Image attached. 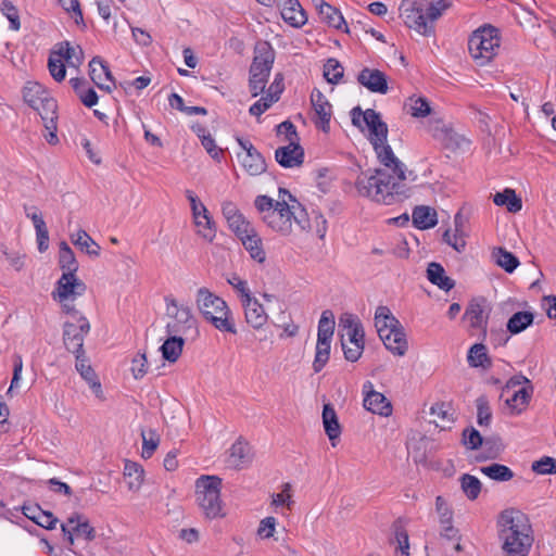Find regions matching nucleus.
<instances>
[{
  "mask_svg": "<svg viewBox=\"0 0 556 556\" xmlns=\"http://www.w3.org/2000/svg\"><path fill=\"white\" fill-rule=\"evenodd\" d=\"M352 123L367 136L384 168L362 173L355 182L359 195L382 204H392L407 197L406 168L394 155L387 142L388 127L378 113L368 109L365 112L353 109Z\"/></svg>",
  "mask_w": 556,
  "mask_h": 556,
  "instance_id": "nucleus-1",
  "label": "nucleus"
},
{
  "mask_svg": "<svg viewBox=\"0 0 556 556\" xmlns=\"http://www.w3.org/2000/svg\"><path fill=\"white\" fill-rule=\"evenodd\" d=\"M254 206L263 224L273 232L289 237L299 228H307L305 223L306 211L285 189H279L278 199L268 195H257Z\"/></svg>",
  "mask_w": 556,
  "mask_h": 556,
  "instance_id": "nucleus-2",
  "label": "nucleus"
},
{
  "mask_svg": "<svg viewBox=\"0 0 556 556\" xmlns=\"http://www.w3.org/2000/svg\"><path fill=\"white\" fill-rule=\"evenodd\" d=\"M502 548L507 556H527L533 535L528 517L518 509L503 510L497 520Z\"/></svg>",
  "mask_w": 556,
  "mask_h": 556,
  "instance_id": "nucleus-3",
  "label": "nucleus"
},
{
  "mask_svg": "<svg viewBox=\"0 0 556 556\" xmlns=\"http://www.w3.org/2000/svg\"><path fill=\"white\" fill-rule=\"evenodd\" d=\"M453 0H402L399 15L404 25L420 36L435 33L434 22L451 8Z\"/></svg>",
  "mask_w": 556,
  "mask_h": 556,
  "instance_id": "nucleus-4",
  "label": "nucleus"
},
{
  "mask_svg": "<svg viewBox=\"0 0 556 556\" xmlns=\"http://www.w3.org/2000/svg\"><path fill=\"white\" fill-rule=\"evenodd\" d=\"M195 307L203 320L220 332L236 333L232 312L227 302L206 287L195 292Z\"/></svg>",
  "mask_w": 556,
  "mask_h": 556,
  "instance_id": "nucleus-5",
  "label": "nucleus"
},
{
  "mask_svg": "<svg viewBox=\"0 0 556 556\" xmlns=\"http://www.w3.org/2000/svg\"><path fill=\"white\" fill-rule=\"evenodd\" d=\"M24 101L40 115L46 130V140L50 144L58 143L56 119L58 103L50 92L37 81H28L23 88Z\"/></svg>",
  "mask_w": 556,
  "mask_h": 556,
  "instance_id": "nucleus-6",
  "label": "nucleus"
},
{
  "mask_svg": "<svg viewBox=\"0 0 556 556\" xmlns=\"http://www.w3.org/2000/svg\"><path fill=\"white\" fill-rule=\"evenodd\" d=\"M374 321L377 333L386 349L394 356H405L408 351L406 332L390 308L382 305L378 306Z\"/></svg>",
  "mask_w": 556,
  "mask_h": 556,
  "instance_id": "nucleus-7",
  "label": "nucleus"
},
{
  "mask_svg": "<svg viewBox=\"0 0 556 556\" xmlns=\"http://www.w3.org/2000/svg\"><path fill=\"white\" fill-rule=\"evenodd\" d=\"M500 48V31L491 25L477 28L468 38L469 54L479 66L489 64L497 55Z\"/></svg>",
  "mask_w": 556,
  "mask_h": 556,
  "instance_id": "nucleus-8",
  "label": "nucleus"
},
{
  "mask_svg": "<svg viewBox=\"0 0 556 556\" xmlns=\"http://www.w3.org/2000/svg\"><path fill=\"white\" fill-rule=\"evenodd\" d=\"M222 479L217 476H201L195 481V498L202 513L208 519L225 516L220 500Z\"/></svg>",
  "mask_w": 556,
  "mask_h": 556,
  "instance_id": "nucleus-9",
  "label": "nucleus"
},
{
  "mask_svg": "<svg viewBox=\"0 0 556 556\" xmlns=\"http://www.w3.org/2000/svg\"><path fill=\"white\" fill-rule=\"evenodd\" d=\"M277 136L288 144L276 150V161L283 167H294L302 164L304 152L298 143L299 138L294 125L288 121L282 122L277 126Z\"/></svg>",
  "mask_w": 556,
  "mask_h": 556,
  "instance_id": "nucleus-10",
  "label": "nucleus"
},
{
  "mask_svg": "<svg viewBox=\"0 0 556 556\" xmlns=\"http://www.w3.org/2000/svg\"><path fill=\"white\" fill-rule=\"evenodd\" d=\"M334 326L333 313L328 309L324 311L318 321L317 342L313 362L315 372H319L329 361Z\"/></svg>",
  "mask_w": 556,
  "mask_h": 556,
  "instance_id": "nucleus-11",
  "label": "nucleus"
},
{
  "mask_svg": "<svg viewBox=\"0 0 556 556\" xmlns=\"http://www.w3.org/2000/svg\"><path fill=\"white\" fill-rule=\"evenodd\" d=\"M166 313L169 317L166 330L167 333L176 336H185L189 332H197V319L194 318L190 307L179 304L177 300L166 299Z\"/></svg>",
  "mask_w": 556,
  "mask_h": 556,
  "instance_id": "nucleus-12",
  "label": "nucleus"
},
{
  "mask_svg": "<svg viewBox=\"0 0 556 556\" xmlns=\"http://www.w3.org/2000/svg\"><path fill=\"white\" fill-rule=\"evenodd\" d=\"M274 60L275 53L267 45L257 48L250 70V89L254 97L264 91Z\"/></svg>",
  "mask_w": 556,
  "mask_h": 556,
  "instance_id": "nucleus-13",
  "label": "nucleus"
},
{
  "mask_svg": "<svg viewBox=\"0 0 556 556\" xmlns=\"http://www.w3.org/2000/svg\"><path fill=\"white\" fill-rule=\"evenodd\" d=\"M425 130L437 141L441 142L446 149L458 150L467 148L469 141L450 128L441 118L437 111L422 123Z\"/></svg>",
  "mask_w": 556,
  "mask_h": 556,
  "instance_id": "nucleus-14",
  "label": "nucleus"
},
{
  "mask_svg": "<svg viewBox=\"0 0 556 556\" xmlns=\"http://www.w3.org/2000/svg\"><path fill=\"white\" fill-rule=\"evenodd\" d=\"M425 130L437 141L441 142L446 149L458 150L467 148L469 141L450 128L441 118L437 111L422 123Z\"/></svg>",
  "mask_w": 556,
  "mask_h": 556,
  "instance_id": "nucleus-15",
  "label": "nucleus"
},
{
  "mask_svg": "<svg viewBox=\"0 0 556 556\" xmlns=\"http://www.w3.org/2000/svg\"><path fill=\"white\" fill-rule=\"evenodd\" d=\"M89 331L90 324L85 316H78L77 323L65 321L63 325V343L65 349L74 355L84 353V341Z\"/></svg>",
  "mask_w": 556,
  "mask_h": 556,
  "instance_id": "nucleus-16",
  "label": "nucleus"
},
{
  "mask_svg": "<svg viewBox=\"0 0 556 556\" xmlns=\"http://www.w3.org/2000/svg\"><path fill=\"white\" fill-rule=\"evenodd\" d=\"M86 289L85 282L78 279L76 274L63 273L56 282L52 296L59 302L75 300L76 296L83 295Z\"/></svg>",
  "mask_w": 556,
  "mask_h": 556,
  "instance_id": "nucleus-17",
  "label": "nucleus"
},
{
  "mask_svg": "<svg viewBox=\"0 0 556 556\" xmlns=\"http://www.w3.org/2000/svg\"><path fill=\"white\" fill-rule=\"evenodd\" d=\"M238 143L243 150L238 157L245 172L251 176L263 174L266 170V162L262 154L248 140L238 139Z\"/></svg>",
  "mask_w": 556,
  "mask_h": 556,
  "instance_id": "nucleus-18",
  "label": "nucleus"
},
{
  "mask_svg": "<svg viewBox=\"0 0 556 556\" xmlns=\"http://www.w3.org/2000/svg\"><path fill=\"white\" fill-rule=\"evenodd\" d=\"M222 213L227 222L229 229L236 235L237 238L251 232L255 227L245 218L238 206L231 201H225L222 204Z\"/></svg>",
  "mask_w": 556,
  "mask_h": 556,
  "instance_id": "nucleus-19",
  "label": "nucleus"
},
{
  "mask_svg": "<svg viewBox=\"0 0 556 556\" xmlns=\"http://www.w3.org/2000/svg\"><path fill=\"white\" fill-rule=\"evenodd\" d=\"M61 529L70 545L74 544V535L84 536L87 541H92L96 538L94 528L79 514L68 517L66 522L62 523Z\"/></svg>",
  "mask_w": 556,
  "mask_h": 556,
  "instance_id": "nucleus-20",
  "label": "nucleus"
},
{
  "mask_svg": "<svg viewBox=\"0 0 556 556\" xmlns=\"http://www.w3.org/2000/svg\"><path fill=\"white\" fill-rule=\"evenodd\" d=\"M253 459L250 444L242 438H238L226 451L225 463L228 468L242 469L249 466Z\"/></svg>",
  "mask_w": 556,
  "mask_h": 556,
  "instance_id": "nucleus-21",
  "label": "nucleus"
},
{
  "mask_svg": "<svg viewBox=\"0 0 556 556\" xmlns=\"http://www.w3.org/2000/svg\"><path fill=\"white\" fill-rule=\"evenodd\" d=\"M311 103L314 112L313 121L317 128L324 132H329L330 121L332 117V105L327 98L317 89L311 94Z\"/></svg>",
  "mask_w": 556,
  "mask_h": 556,
  "instance_id": "nucleus-22",
  "label": "nucleus"
},
{
  "mask_svg": "<svg viewBox=\"0 0 556 556\" xmlns=\"http://www.w3.org/2000/svg\"><path fill=\"white\" fill-rule=\"evenodd\" d=\"M245 323L255 330L263 329L268 321V314L260 301L252 295L240 302Z\"/></svg>",
  "mask_w": 556,
  "mask_h": 556,
  "instance_id": "nucleus-23",
  "label": "nucleus"
},
{
  "mask_svg": "<svg viewBox=\"0 0 556 556\" xmlns=\"http://www.w3.org/2000/svg\"><path fill=\"white\" fill-rule=\"evenodd\" d=\"M89 76L92 83L101 90L110 92L114 86L112 73L100 56H94L89 62Z\"/></svg>",
  "mask_w": 556,
  "mask_h": 556,
  "instance_id": "nucleus-24",
  "label": "nucleus"
},
{
  "mask_svg": "<svg viewBox=\"0 0 556 556\" xmlns=\"http://www.w3.org/2000/svg\"><path fill=\"white\" fill-rule=\"evenodd\" d=\"M364 407L374 413L381 416H389L392 413V407L387 397L372 389L371 382H366L364 384Z\"/></svg>",
  "mask_w": 556,
  "mask_h": 556,
  "instance_id": "nucleus-25",
  "label": "nucleus"
},
{
  "mask_svg": "<svg viewBox=\"0 0 556 556\" xmlns=\"http://www.w3.org/2000/svg\"><path fill=\"white\" fill-rule=\"evenodd\" d=\"M313 4L318 11L319 17L324 23L336 29L349 33L346 22L338 9L331 7L324 0H313Z\"/></svg>",
  "mask_w": 556,
  "mask_h": 556,
  "instance_id": "nucleus-26",
  "label": "nucleus"
},
{
  "mask_svg": "<svg viewBox=\"0 0 556 556\" xmlns=\"http://www.w3.org/2000/svg\"><path fill=\"white\" fill-rule=\"evenodd\" d=\"M283 91L282 78L277 75L268 88L266 96L262 97L250 108V114L254 116H261L267 111L275 102L279 100L281 92Z\"/></svg>",
  "mask_w": 556,
  "mask_h": 556,
  "instance_id": "nucleus-27",
  "label": "nucleus"
},
{
  "mask_svg": "<svg viewBox=\"0 0 556 556\" xmlns=\"http://www.w3.org/2000/svg\"><path fill=\"white\" fill-rule=\"evenodd\" d=\"M404 108L413 118L419 119L421 123L426 122L430 116L437 112L431 102L422 96H410L404 104Z\"/></svg>",
  "mask_w": 556,
  "mask_h": 556,
  "instance_id": "nucleus-28",
  "label": "nucleus"
},
{
  "mask_svg": "<svg viewBox=\"0 0 556 556\" xmlns=\"http://www.w3.org/2000/svg\"><path fill=\"white\" fill-rule=\"evenodd\" d=\"M358 81L371 92L386 94L389 89L387 76L379 70L364 68L358 75Z\"/></svg>",
  "mask_w": 556,
  "mask_h": 556,
  "instance_id": "nucleus-29",
  "label": "nucleus"
},
{
  "mask_svg": "<svg viewBox=\"0 0 556 556\" xmlns=\"http://www.w3.org/2000/svg\"><path fill=\"white\" fill-rule=\"evenodd\" d=\"M533 391V386H528L506 393L508 396L505 400V404L511 415H520L528 408Z\"/></svg>",
  "mask_w": 556,
  "mask_h": 556,
  "instance_id": "nucleus-30",
  "label": "nucleus"
},
{
  "mask_svg": "<svg viewBox=\"0 0 556 556\" xmlns=\"http://www.w3.org/2000/svg\"><path fill=\"white\" fill-rule=\"evenodd\" d=\"M341 342H364V330L359 319L353 315L340 318Z\"/></svg>",
  "mask_w": 556,
  "mask_h": 556,
  "instance_id": "nucleus-31",
  "label": "nucleus"
},
{
  "mask_svg": "<svg viewBox=\"0 0 556 556\" xmlns=\"http://www.w3.org/2000/svg\"><path fill=\"white\" fill-rule=\"evenodd\" d=\"M238 239L248 251L251 258L260 264H263L266 261V252L264 250L263 240L256 228L251 230V232H247L245 235L239 237Z\"/></svg>",
  "mask_w": 556,
  "mask_h": 556,
  "instance_id": "nucleus-32",
  "label": "nucleus"
},
{
  "mask_svg": "<svg viewBox=\"0 0 556 556\" xmlns=\"http://www.w3.org/2000/svg\"><path fill=\"white\" fill-rule=\"evenodd\" d=\"M281 17L292 27H302L307 22V16L298 0H285L281 5Z\"/></svg>",
  "mask_w": 556,
  "mask_h": 556,
  "instance_id": "nucleus-33",
  "label": "nucleus"
},
{
  "mask_svg": "<svg viewBox=\"0 0 556 556\" xmlns=\"http://www.w3.org/2000/svg\"><path fill=\"white\" fill-rule=\"evenodd\" d=\"M454 231L446 230L443 235V240L451 245L455 251L463 252L466 248V232L464 229L465 218L458 213L454 218Z\"/></svg>",
  "mask_w": 556,
  "mask_h": 556,
  "instance_id": "nucleus-34",
  "label": "nucleus"
},
{
  "mask_svg": "<svg viewBox=\"0 0 556 556\" xmlns=\"http://www.w3.org/2000/svg\"><path fill=\"white\" fill-rule=\"evenodd\" d=\"M75 368L80 374V376L89 383L90 388L94 391L97 396L101 393V383L91 367L88 357L86 356V352L79 353L75 355Z\"/></svg>",
  "mask_w": 556,
  "mask_h": 556,
  "instance_id": "nucleus-35",
  "label": "nucleus"
},
{
  "mask_svg": "<svg viewBox=\"0 0 556 556\" xmlns=\"http://www.w3.org/2000/svg\"><path fill=\"white\" fill-rule=\"evenodd\" d=\"M68 83L85 106L92 108L98 103L97 92L93 88L89 87L88 81L84 77H73Z\"/></svg>",
  "mask_w": 556,
  "mask_h": 556,
  "instance_id": "nucleus-36",
  "label": "nucleus"
},
{
  "mask_svg": "<svg viewBox=\"0 0 556 556\" xmlns=\"http://www.w3.org/2000/svg\"><path fill=\"white\" fill-rule=\"evenodd\" d=\"M185 339L181 336L168 333L167 339L160 348L162 357L169 364H175L181 356Z\"/></svg>",
  "mask_w": 556,
  "mask_h": 556,
  "instance_id": "nucleus-37",
  "label": "nucleus"
},
{
  "mask_svg": "<svg viewBox=\"0 0 556 556\" xmlns=\"http://www.w3.org/2000/svg\"><path fill=\"white\" fill-rule=\"evenodd\" d=\"M323 426L332 446L341 435V426L334 408L330 404H325L323 408Z\"/></svg>",
  "mask_w": 556,
  "mask_h": 556,
  "instance_id": "nucleus-38",
  "label": "nucleus"
},
{
  "mask_svg": "<svg viewBox=\"0 0 556 556\" xmlns=\"http://www.w3.org/2000/svg\"><path fill=\"white\" fill-rule=\"evenodd\" d=\"M55 52L62 54V59L70 67L78 68L84 62V51L79 46H71L68 41L56 45Z\"/></svg>",
  "mask_w": 556,
  "mask_h": 556,
  "instance_id": "nucleus-39",
  "label": "nucleus"
},
{
  "mask_svg": "<svg viewBox=\"0 0 556 556\" xmlns=\"http://www.w3.org/2000/svg\"><path fill=\"white\" fill-rule=\"evenodd\" d=\"M279 521L274 516L262 518L257 525L255 534L261 541H278Z\"/></svg>",
  "mask_w": 556,
  "mask_h": 556,
  "instance_id": "nucleus-40",
  "label": "nucleus"
},
{
  "mask_svg": "<svg viewBox=\"0 0 556 556\" xmlns=\"http://www.w3.org/2000/svg\"><path fill=\"white\" fill-rule=\"evenodd\" d=\"M413 223L419 229H429L437 225V212L429 206H417L413 211Z\"/></svg>",
  "mask_w": 556,
  "mask_h": 556,
  "instance_id": "nucleus-41",
  "label": "nucleus"
},
{
  "mask_svg": "<svg viewBox=\"0 0 556 556\" xmlns=\"http://www.w3.org/2000/svg\"><path fill=\"white\" fill-rule=\"evenodd\" d=\"M192 220L195 227V233L203 240L212 242L216 237V225L210 212Z\"/></svg>",
  "mask_w": 556,
  "mask_h": 556,
  "instance_id": "nucleus-42",
  "label": "nucleus"
},
{
  "mask_svg": "<svg viewBox=\"0 0 556 556\" xmlns=\"http://www.w3.org/2000/svg\"><path fill=\"white\" fill-rule=\"evenodd\" d=\"M427 277L430 282L440 289L448 291L454 287V281L445 275L444 268L438 263H430L427 269Z\"/></svg>",
  "mask_w": 556,
  "mask_h": 556,
  "instance_id": "nucleus-43",
  "label": "nucleus"
},
{
  "mask_svg": "<svg viewBox=\"0 0 556 556\" xmlns=\"http://www.w3.org/2000/svg\"><path fill=\"white\" fill-rule=\"evenodd\" d=\"M71 240L73 244L88 255L99 256L101 250L100 245L85 230H78L76 233H73Z\"/></svg>",
  "mask_w": 556,
  "mask_h": 556,
  "instance_id": "nucleus-44",
  "label": "nucleus"
},
{
  "mask_svg": "<svg viewBox=\"0 0 556 556\" xmlns=\"http://www.w3.org/2000/svg\"><path fill=\"white\" fill-rule=\"evenodd\" d=\"M493 202L498 206H505L510 213H517L522 207L521 199L517 197L515 190L509 188L503 192H497L493 198Z\"/></svg>",
  "mask_w": 556,
  "mask_h": 556,
  "instance_id": "nucleus-45",
  "label": "nucleus"
},
{
  "mask_svg": "<svg viewBox=\"0 0 556 556\" xmlns=\"http://www.w3.org/2000/svg\"><path fill=\"white\" fill-rule=\"evenodd\" d=\"M142 446H141V458H151L161 443V434L157 430L150 429L147 432L141 433Z\"/></svg>",
  "mask_w": 556,
  "mask_h": 556,
  "instance_id": "nucleus-46",
  "label": "nucleus"
},
{
  "mask_svg": "<svg viewBox=\"0 0 556 556\" xmlns=\"http://www.w3.org/2000/svg\"><path fill=\"white\" fill-rule=\"evenodd\" d=\"M59 265L63 273L76 274L78 269L75 254L65 241L60 243Z\"/></svg>",
  "mask_w": 556,
  "mask_h": 556,
  "instance_id": "nucleus-47",
  "label": "nucleus"
},
{
  "mask_svg": "<svg viewBox=\"0 0 556 556\" xmlns=\"http://www.w3.org/2000/svg\"><path fill=\"white\" fill-rule=\"evenodd\" d=\"M534 316L531 312H517L507 321V330L517 334L532 325Z\"/></svg>",
  "mask_w": 556,
  "mask_h": 556,
  "instance_id": "nucleus-48",
  "label": "nucleus"
},
{
  "mask_svg": "<svg viewBox=\"0 0 556 556\" xmlns=\"http://www.w3.org/2000/svg\"><path fill=\"white\" fill-rule=\"evenodd\" d=\"M467 359L471 367L490 368L492 365V362L486 352V348L480 343H477L470 348Z\"/></svg>",
  "mask_w": 556,
  "mask_h": 556,
  "instance_id": "nucleus-49",
  "label": "nucleus"
},
{
  "mask_svg": "<svg viewBox=\"0 0 556 556\" xmlns=\"http://www.w3.org/2000/svg\"><path fill=\"white\" fill-rule=\"evenodd\" d=\"M495 263L507 273H513L518 266V258L503 248H495L492 252Z\"/></svg>",
  "mask_w": 556,
  "mask_h": 556,
  "instance_id": "nucleus-50",
  "label": "nucleus"
},
{
  "mask_svg": "<svg viewBox=\"0 0 556 556\" xmlns=\"http://www.w3.org/2000/svg\"><path fill=\"white\" fill-rule=\"evenodd\" d=\"M459 482L463 493L469 501H475L479 497L482 484L477 477L469 473H464L459 478Z\"/></svg>",
  "mask_w": 556,
  "mask_h": 556,
  "instance_id": "nucleus-51",
  "label": "nucleus"
},
{
  "mask_svg": "<svg viewBox=\"0 0 556 556\" xmlns=\"http://www.w3.org/2000/svg\"><path fill=\"white\" fill-rule=\"evenodd\" d=\"M48 70L55 81L61 83L65 79L66 65L62 59V54L55 52L54 50L50 52L48 59Z\"/></svg>",
  "mask_w": 556,
  "mask_h": 556,
  "instance_id": "nucleus-52",
  "label": "nucleus"
},
{
  "mask_svg": "<svg viewBox=\"0 0 556 556\" xmlns=\"http://www.w3.org/2000/svg\"><path fill=\"white\" fill-rule=\"evenodd\" d=\"M464 319L471 328H480L485 324L483 307L478 302H471L466 308Z\"/></svg>",
  "mask_w": 556,
  "mask_h": 556,
  "instance_id": "nucleus-53",
  "label": "nucleus"
},
{
  "mask_svg": "<svg viewBox=\"0 0 556 556\" xmlns=\"http://www.w3.org/2000/svg\"><path fill=\"white\" fill-rule=\"evenodd\" d=\"M480 471L492 480L509 481L514 477V472L505 465L491 464L483 466Z\"/></svg>",
  "mask_w": 556,
  "mask_h": 556,
  "instance_id": "nucleus-54",
  "label": "nucleus"
},
{
  "mask_svg": "<svg viewBox=\"0 0 556 556\" xmlns=\"http://www.w3.org/2000/svg\"><path fill=\"white\" fill-rule=\"evenodd\" d=\"M305 223L308 225L307 228H299L298 231H307L314 233L319 239H323L327 231V222L326 218L319 214L314 213V216L312 219L307 218V215L305 216Z\"/></svg>",
  "mask_w": 556,
  "mask_h": 556,
  "instance_id": "nucleus-55",
  "label": "nucleus"
},
{
  "mask_svg": "<svg viewBox=\"0 0 556 556\" xmlns=\"http://www.w3.org/2000/svg\"><path fill=\"white\" fill-rule=\"evenodd\" d=\"M432 421L442 429L454 422L453 414L444 404H435L430 408Z\"/></svg>",
  "mask_w": 556,
  "mask_h": 556,
  "instance_id": "nucleus-56",
  "label": "nucleus"
},
{
  "mask_svg": "<svg viewBox=\"0 0 556 556\" xmlns=\"http://www.w3.org/2000/svg\"><path fill=\"white\" fill-rule=\"evenodd\" d=\"M293 503L292 488L290 483L282 484L280 492L274 493L270 496V505L276 508L285 506L288 509H291Z\"/></svg>",
  "mask_w": 556,
  "mask_h": 556,
  "instance_id": "nucleus-57",
  "label": "nucleus"
},
{
  "mask_svg": "<svg viewBox=\"0 0 556 556\" xmlns=\"http://www.w3.org/2000/svg\"><path fill=\"white\" fill-rule=\"evenodd\" d=\"M139 471V465L136 462L125 460L124 482L129 490L137 491L139 489V476H135Z\"/></svg>",
  "mask_w": 556,
  "mask_h": 556,
  "instance_id": "nucleus-58",
  "label": "nucleus"
},
{
  "mask_svg": "<svg viewBox=\"0 0 556 556\" xmlns=\"http://www.w3.org/2000/svg\"><path fill=\"white\" fill-rule=\"evenodd\" d=\"M227 281L235 289L240 302L252 295L248 282L237 274H231Z\"/></svg>",
  "mask_w": 556,
  "mask_h": 556,
  "instance_id": "nucleus-59",
  "label": "nucleus"
},
{
  "mask_svg": "<svg viewBox=\"0 0 556 556\" xmlns=\"http://www.w3.org/2000/svg\"><path fill=\"white\" fill-rule=\"evenodd\" d=\"M324 76L327 81L336 84L343 76V67L337 60L330 59L324 66Z\"/></svg>",
  "mask_w": 556,
  "mask_h": 556,
  "instance_id": "nucleus-60",
  "label": "nucleus"
},
{
  "mask_svg": "<svg viewBox=\"0 0 556 556\" xmlns=\"http://www.w3.org/2000/svg\"><path fill=\"white\" fill-rule=\"evenodd\" d=\"M477 418L480 426H488L492 418L491 407L489 401L481 396L477 400Z\"/></svg>",
  "mask_w": 556,
  "mask_h": 556,
  "instance_id": "nucleus-61",
  "label": "nucleus"
},
{
  "mask_svg": "<svg viewBox=\"0 0 556 556\" xmlns=\"http://www.w3.org/2000/svg\"><path fill=\"white\" fill-rule=\"evenodd\" d=\"M342 349L349 362H356L363 354L364 342H342Z\"/></svg>",
  "mask_w": 556,
  "mask_h": 556,
  "instance_id": "nucleus-62",
  "label": "nucleus"
},
{
  "mask_svg": "<svg viewBox=\"0 0 556 556\" xmlns=\"http://www.w3.org/2000/svg\"><path fill=\"white\" fill-rule=\"evenodd\" d=\"M528 386H532L531 381L522 374H517L506 381L502 394L504 395L505 393H510L514 390L522 389Z\"/></svg>",
  "mask_w": 556,
  "mask_h": 556,
  "instance_id": "nucleus-63",
  "label": "nucleus"
},
{
  "mask_svg": "<svg viewBox=\"0 0 556 556\" xmlns=\"http://www.w3.org/2000/svg\"><path fill=\"white\" fill-rule=\"evenodd\" d=\"M533 471L540 475H548L556 472V460L552 457H544L532 464Z\"/></svg>",
  "mask_w": 556,
  "mask_h": 556,
  "instance_id": "nucleus-64",
  "label": "nucleus"
}]
</instances>
